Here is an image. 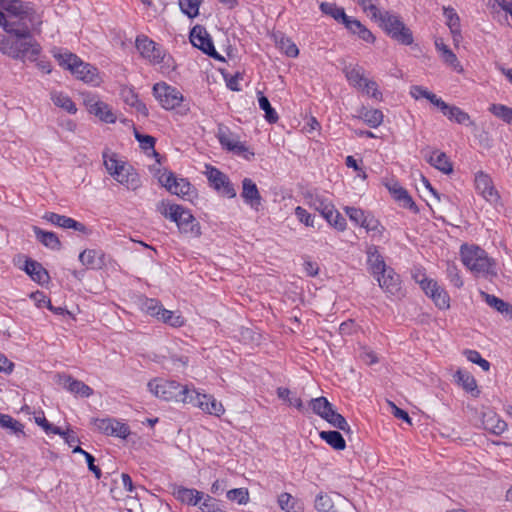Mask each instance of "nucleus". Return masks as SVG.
Listing matches in <instances>:
<instances>
[{
  "label": "nucleus",
  "mask_w": 512,
  "mask_h": 512,
  "mask_svg": "<svg viewBox=\"0 0 512 512\" xmlns=\"http://www.w3.org/2000/svg\"><path fill=\"white\" fill-rule=\"evenodd\" d=\"M278 504L285 512H301V503L289 493H281L278 496Z\"/></svg>",
  "instance_id": "4c0bfd02"
},
{
  "label": "nucleus",
  "mask_w": 512,
  "mask_h": 512,
  "mask_svg": "<svg viewBox=\"0 0 512 512\" xmlns=\"http://www.w3.org/2000/svg\"><path fill=\"white\" fill-rule=\"evenodd\" d=\"M181 11L189 18H195L199 14V0H179Z\"/></svg>",
  "instance_id": "864d4df0"
},
{
  "label": "nucleus",
  "mask_w": 512,
  "mask_h": 512,
  "mask_svg": "<svg viewBox=\"0 0 512 512\" xmlns=\"http://www.w3.org/2000/svg\"><path fill=\"white\" fill-rule=\"evenodd\" d=\"M454 378L468 392H472L477 388V384L474 377L466 371H456V373L454 374Z\"/></svg>",
  "instance_id": "de8ad7c7"
},
{
  "label": "nucleus",
  "mask_w": 512,
  "mask_h": 512,
  "mask_svg": "<svg viewBox=\"0 0 512 512\" xmlns=\"http://www.w3.org/2000/svg\"><path fill=\"white\" fill-rule=\"evenodd\" d=\"M197 506H199L201 512H216L220 509L216 499L204 494L202 501Z\"/></svg>",
  "instance_id": "338daca9"
},
{
  "label": "nucleus",
  "mask_w": 512,
  "mask_h": 512,
  "mask_svg": "<svg viewBox=\"0 0 512 512\" xmlns=\"http://www.w3.org/2000/svg\"><path fill=\"white\" fill-rule=\"evenodd\" d=\"M315 508L318 512H331L332 508H335V500L321 493L315 499Z\"/></svg>",
  "instance_id": "5fc2aeb1"
},
{
  "label": "nucleus",
  "mask_w": 512,
  "mask_h": 512,
  "mask_svg": "<svg viewBox=\"0 0 512 512\" xmlns=\"http://www.w3.org/2000/svg\"><path fill=\"white\" fill-rule=\"evenodd\" d=\"M153 95L166 110L175 109L183 101L182 93L165 82L156 83L153 86Z\"/></svg>",
  "instance_id": "6e6552de"
},
{
  "label": "nucleus",
  "mask_w": 512,
  "mask_h": 512,
  "mask_svg": "<svg viewBox=\"0 0 512 512\" xmlns=\"http://www.w3.org/2000/svg\"><path fill=\"white\" fill-rule=\"evenodd\" d=\"M319 435L336 450H344L346 447L345 440L338 431H321Z\"/></svg>",
  "instance_id": "58836bf2"
},
{
  "label": "nucleus",
  "mask_w": 512,
  "mask_h": 512,
  "mask_svg": "<svg viewBox=\"0 0 512 512\" xmlns=\"http://www.w3.org/2000/svg\"><path fill=\"white\" fill-rule=\"evenodd\" d=\"M8 13L16 20H6L1 27L0 53L17 61H36L42 53L40 43L34 38L42 32L43 16L30 2H13Z\"/></svg>",
  "instance_id": "f257e3e1"
},
{
  "label": "nucleus",
  "mask_w": 512,
  "mask_h": 512,
  "mask_svg": "<svg viewBox=\"0 0 512 512\" xmlns=\"http://www.w3.org/2000/svg\"><path fill=\"white\" fill-rule=\"evenodd\" d=\"M84 104L88 112L96 116L99 120L111 124L116 122L117 118L111 107L98 97L89 96L84 100Z\"/></svg>",
  "instance_id": "ddd939ff"
},
{
  "label": "nucleus",
  "mask_w": 512,
  "mask_h": 512,
  "mask_svg": "<svg viewBox=\"0 0 512 512\" xmlns=\"http://www.w3.org/2000/svg\"><path fill=\"white\" fill-rule=\"evenodd\" d=\"M366 253L368 270L374 277L376 275H380L381 272L389 268L384 261V257L380 254L377 246H368Z\"/></svg>",
  "instance_id": "412c9836"
},
{
  "label": "nucleus",
  "mask_w": 512,
  "mask_h": 512,
  "mask_svg": "<svg viewBox=\"0 0 512 512\" xmlns=\"http://www.w3.org/2000/svg\"><path fill=\"white\" fill-rule=\"evenodd\" d=\"M375 21H378L384 31L398 43L403 45H411L413 43L414 39L411 30L396 14L384 11Z\"/></svg>",
  "instance_id": "39448f33"
},
{
  "label": "nucleus",
  "mask_w": 512,
  "mask_h": 512,
  "mask_svg": "<svg viewBox=\"0 0 512 512\" xmlns=\"http://www.w3.org/2000/svg\"><path fill=\"white\" fill-rule=\"evenodd\" d=\"M106 258L105 253L95 249H86L79 254V261L89 269H102Z\"/></svg>",
  "instance_id": "aec40b11"
},
{
  "label": "nucleus",
  "mask_w": 512,
  "mask_h": 512,
  "mask_svg": "<svg viewBox=\"0 0 512 512\" xmlns=\"http://www.w3.org/2000/svg\"><path fill=\"white\" fill-rule=\"evenodd\" d=\"M136 48L141 56L152 64H161L163 71L174 69V61L172 57L154 41L145 35L136 38Z\"/></svg>",
  "instance_id": "20e7f679"
},
{
  "label": "nucleus",
  "mask_w": 512,
  "mask_h": 512,
  "mask_svg": "<svg viewBox=\"0 0 512 512\" xmlns=\"http://www.w3.org/2000/svg\"><path fill=\"white\" fill-rule=\"evenodd\" d=\"M163 306L154 299H148L143 304V310L149 314L150 316H153L155 318H158V316L161 314L163 310Z\"/></svg>",
  "instance_id": "774afa93"
},
{
  "label": "nucleus",
  "mask_w": 512,
  "mask_h": 512,
  "mask_svg": "<svg viewBox=\"0 0 512 512\" xmlns=\"http://www.w3.org/2000/svg\"><path fill=\"white\" fill-rule=\"evenodd\" d=\"M483 428L495 435H501L507 429V423L495 411L484 408L481 412Z\"/></svg>",
  "instance_id": "dca6fc26"
},
{
  "label": "nucleus",
  "mask_w": 512,
  "mask_h": 512,
  "mask_svg": "<svg viewBox=\"0 0 512 512\" xmlns=\"http://www.w3.org/2000/svg\"><path fill=\"white\" fill-rule=\"evenodd\" d=\"M461 261L477 277H494L497 275L495 261L481 247L463 244L460 248Z\"/></svg>",
  "instance_id": "f03ea898"
},
{
  "label": "nucleus",
  "mask_w": 512,
  "mask_h": 512,
  "mask_svg": "<svg viewBox=\"0 0 512 512\" xmlns=\"http://www.w3.org/2000/svg\"><path fill=\"white\" fill-rule=\"evenodd\" d=\"M156 210L163 217L177 224L182 217V212H185L187 209L181 205L172 203L169 200H162L157 204Z\"/></svg>",
  "instance_id": "393cba45"
},
{
  "label": "nucleus",
  "mask_w": 512,
  "mask_h": 512,
  "mask_svg": "<svg viewBox=\"0 0 512 512\" xmlns=\"http://www.w3.org/2000/svg\"><path fill=\"white\" fill-rule=\"evenodd\" d=\"M363 94L375 99L376 101L383 100V94L380 91L377 82L374 81L373 79L365 83Z\"/></svg>",
  "instance_id": "680f3d73"
},
{
  "label": "nucleus",
  "mask_w": 512,
  "mask_h": 512,
  "mask_svg": "<svg viewBox=\"0 0 512 512\" xmlns=\"http://www.w3.org/2000/svg\"><path fill=\"white\" fill-rule=\"evenodd\" d=\"M481 296L490 307H493L498 312L508 313L510 311V305L504 302L502 299L494 295H490L486 292H481Z\"/></svg>",
  "instance_id": "8fccbe9b"
},
{
  "label": "nucleus",
  "mask_w": 512,
  "mask_h": 512,
  "mask_svg": "<svg viewBox=\"0 0 512 512\" xmlns=\"http://www.w3.org/2000/svg\"><path fill=\"white\" fill-rule=\"evenodd\" d=\"M25 272L31 279L39 284H44L49 281V274L46 269L37 261L28 259L24 266Z\"/></svg>",
  "instance_id": "bb28decb"
},
{
  "label": "nucleus",
  "mask_w": 512,
  "mask_h": 512,
  "mask_svg": "<svg viewBox=\"0 0 512 512\" xmlns=\"http://www.w3.org/2000/svg\"><path fill=\"white\" fill-rule=\"evenodd\" d=\"M279 48L289 57H297L299 50L296 44L289 38L281 37L277 41Z\"/></svg>",
  "instance_id": "bf43d9fd"
},
{
  "label": "nucleus",
  "mask_w": 512,
  "mask_h": 512,
  "mask_svg": "<svg viewBox=\"0 0 512 512\" xmlns=\"http://www.w3.org/2000/svg\"><path fill=\"white\" fill-rule=\"evenodd\" d=\"M427 160L433 167L445 174H449L453 170L447 155L439 150L432 151Z\"/></svg>",
  "instance_id": "7c9ffc66"
},
{
  "label": "nucleus",
  "mask_w": 512,
  "mask_h": 512,
  "mask_svg": "<svg viewBox=\"0 0 512 512\" xmlns=\"http://www.w3.org/2000/svg\"><path fill=\"white\" fill-rule=\"evenodd\" d=\"M389 191L393 194L395 199L402 202L403 206L406 208H413L414 202L412 198L409 196L407 191L401 187L398 183H392L390 185H387Z\"/></svg>",
  "instance_id": "ea45409f"
},
{
  "label": "nucleus",
  "mask_w": 512,
  "mask_h": 512,
  "mask_svg": "<svg viewBox=\"0 0 512 512\" xmlns=\"http://www.w3.org/2000/svg\"><path fill=\"white\" fill-rule=\"evenodd\" d=\"M325 219L331 226L339 231H344L346 228L345 218L335 209V207H333Z\"/></svg>",
  "instance_id": "4d7b16f0"
},
{
  "label": "nucleus",
  "mask_w": 512,
  "mask_h": 512,
  "mask_svg": "<svg viewBox=\"0 0 512 512\" xmlns=\"http://www.w3.org/2000/svg\"><path fill=\"white\" fill-rule=\"evenodd\" d=\"M174 497L183 504L197 506L203 499V492L183 486H174Z\"/></svg>",
  "instance_id": "4be33fe9"
},
{
  "label": "nucleus",
  "mask_w": 512,
  "mask_h": 512,
  "mask_svg": "<svg viewBox=\"0 0 512 512\" xmlns=\"http://www.w3.org/2000/svg\"><path fill=\"white\" fill-rule=\"evenodd\" d=\"M64 387L74 395L80 397H89L93 394V389L80 380L68 376L65 379Z\"/></svg>",
  "instance_id": "2f4dec72"
},
{
  "label": "nucleus",
  "mask_w": 512,
  "mask_h": 512,
  "mask_svg": "<svg viewBox=\"0 0 512 512\" xmlns=\"http://www.w3.org/2000/svg\"><path fill=\"white\" fill-rule=\"evenodd\" d=\"M121 185L126 186L128 189L136 190L140 186L138 175L134 172L133 168L126 164L115 175L112 176Z\"/></svg>",
  "instance_id": "b1692460"
},
{
  "label": "nucleus",
  "mask_w": 512,
  "mask_h": 512,
  "mask_svg": "<svg viewBox=\"0 0 512 512\" xmlns=\"http://www.w3.org/2000/svg\"><path fill=\"white\" fill-rule=\"evenodd\" d=\"M489 112L507 124H512V108L504 104H491Z\"/></svg>",
  "instance_id": "37998d69"
},
{
  "label": "nucleus",
  "mask_w": 512,
  "mask_h": 512,
  "mask_svg": "<svg viewBox=\"0 0 512 512\" xmlns=\"http://www.w3.org/2000/svg\"><path fill=\"white\" fill-rule=\"evenodd\" d=\"M190 40L194 47L201 49L209 56L217 58V52L207 31L201 26H195L190 33Z\"/></svg>",
  "instance_id": "4468645a"
},
{
  "label": "nucleus",
  "mask_w": 512,
  "mask_h": 512,
  "mask_svg": "<svg viewBox=\"0 0 512 512\" xmlns=\"http://www.w3.org/2000/svg\"><path fill=\"white\" fill-rule=\"evenodd\" d=\"M355 2L362 8L363 12L376 20L382 13L378 8V0H355Z\"/></svg>",
  "instance_id": "3c124183"
},
{
  "label": "nucleus",
  "mask_w": 512,
  "mask_h": 512,
  "mask_svg": "<svg viewBox=\"0 0 512 512\" xmlns=\"http://www.w3.org/2000/svg\"><path fill=\"white\" fill-rule=\"evenodd\" d=\"M324 419L337 429H340L346 433L351 431L346 419L341 414L337 413L333 408Z\"/></svg>",
  "instance_id": "c03bdc74"
},
{
  "label": "nucleus",
  "mask_w": 512,
  "mask_h": 512,
  "mask_svg": "<svg viewBox=\"0 0 512 512\" xmlns=\"http://www.w3.org/2000/svg\"><path fill=\"white\" fill-rule=\"evenodd\" d=\"M258 102L260 108L265 112V119L269 123H276L279 119L277 112L272 108L267 97L259 92Z\"/></svg>",
  "instance_id": "603ef678"
},
{
  "label": "nucleus",
  "mask_w": 512,
  "mask_h": 512,
  "mask_svg": "<svg viewBox=\"0 0 512 512\" xmlns=\"http://www.w3.org/2000/svg\"><path fill=\"white\" fill-rule=\"evenodd\" d=\"M0 427L10 430L14 434L24 435V425L10 415L0 413Z\"/></svg>",
  "instance_id": "79ce46f5"
},
{
  "label": "nucleus",
  "mask_w": 512,
  "mask_h": 512,
  "mask_svg": "<svg viewBox=\"0 0 512 512\" xmlns=\"http://www.w3.org/2000/svg\"><path fill=\"white\" fill-rule=\"evenodd\" d=\"M103 163L107 172L113 176L127 163L119 160L117 155L109 150H104L102 153Z\"/></svg>",
  "instance_id": "f704fd0d"
},
{
  "label": "nucleus",
  "mask_w": 512,
  "mask_h": 512,
  "mask_svg": "<svg viewBox=\"0 0 512 512\" xmlns=\"http://www.w3.org/2000/svg\"><path fill=\"white\" fill-rule=\"evenodd\" d=\"M409 93L415 100L424 98L436 107L441 101V98H439L436 94L430 92L427 88L420 85L411 86Z\"/></svg>",
  "instance_id": "e433bc0d"
},
{
  "label": "nucleus",
  "mask_w": 512,
  "mask_h": 512,
  "mask_svg": "<svg viewBox=\"0 0 512 512\" xmlns=\"http://www.w3.org/2000/svg\"><path fill=\"white\" fill-rule=\"evenodd\" d=\"M345 212L350 218L351 221H353L355 224L362 225L365 223V220L369 215H366L364 211L361 209L355 208V207H346Z\"/></svg>",
  "instance_id": "0e129e2a"
},
{
  "label": "nucleus",
  "mask_w": 512,
  "mask_h": 512,
  "mask_svg": "<svg viewBox=\"0 0 512 512\" xmlns=\"http://www.w3.org/2000/svg\"><path fill=\"white\" fill-rule=\"evenodd\" d=\"M54 58L59 65L69 70L77 79L94 85L100 83L99 73L96 67L82 61L77 55L68 51H53Z\"/></svg>",
  "instance_id": "7ed1b4c3"
},
{
  "label": "nucleus",
  "mask_w": 512,
  "mask_h": 512,
  "mask_svg": "<svg viewBox=\"0 0 512 512\" xmlns=\"http://www.w3.org/2000/svg\"><path fill=\"white\" fill-rule=\"evenodd\" d=\"M349 84L355 87L360 81H363L364 69L358 65L347 66L343 70Z\"/></svg>",
  "instance_id": "09e8293b"
},
{
  "label": "nucleus",
  "mask_w": 512,
  "mask_h": 512,
  "mask_svg": "<svg viewBox=\"0 0 512 512\" xmlns=\"http://www.w3.org/2000/svg\"><path fill=\"white\" fill-rule=\"evenodd\" d=\"M475 189L479 195H481L487 202L490 204L496 205L500 202V195L497 189L494 186L492 178L484 173L483 171H479L475 174Z\"/></svg>",
  "instance_id": "9d476101"
},
{
  "label": "nucleus",
  "mask_w": 512,
  "mask_h": 512,
  "mask_svg": "<svg viewBox=\"0 0 512 512\" xmlns=\"http://www.w3.org/2000/svg\"><path fill=\"white\" fill-rule=\"evenodd\" d=\"M313 412L321 418H325L333 408L331 403L325 397L314 398L310 401Z\"/></svg>",
  "instance_id": "a18cd8bd"
},
{
  "label": "nucleus",
  "mask_w": 512,
  "mask_h": 512,
  "mask_svg": "<svg viewBox=\"0 0 512 512\" xmlns=\"http://www.w3.org/2000/svg\"><path fill=\"white\" fill-rule=\"evenodd\" d=\"M149 391L159 399L165 401L181 402V398L188 393V386H182L176 381L155 378L148 382Z\"/></svg>",
  "instance_id": "423d86ee"
},
{
  "label": "nucleus",
  "mask_w": 512,
  "mask_h": 512,
  "mask_svg": "<svg viewBox=\"0 0 512 512\" xmlns=\"http://www.w3.org/2000/svg\"><path fill=\"white\" fill-rule=\"evenodd\" d=\"M331 512H356V509L347 498L338 495L335 499V508H332Z\"/></svg>",
  "instance_id": "69168bd1"
},
{
  "label": "nucleus",
  "mask_w": 512,
  "mask_h": 512,
  "mask_svg": "<svg viewBox=\"0 0 512 512\" xmlns=\"http://www.w3.org/2000/svg\"><path fill=\"white\" fill-rule=\"evenodd\" d=\"M43 219L65 229H74L79 232H86L84 224L64 215H59L53 212H47L43 215Z\"/></svg>",
  "instance_id": "5701e85b"
},
{
  "label": "nucleus",
  "mask_w": 512,
  "mask_h": 512,
  "mask_svg": "<svg viewBox=\"0 0 512 512\" xmlns=\"http://www.w3.org/2000/svg\"><path fill=\"white\" fill-rule=\"evenodd\" d=\"M210 184L223 195L234 198L236 196V190L230 183L228 177L215 167L206 166L205 172Z\"/></svg>",
  "instance_id": "f8f14e48"
},
{
  "label": "nucleus",
  "mask_w": 512,
  "mask_h": 512,
  "mask_svg": "<svg viewBox=\"0 0 512 512\" xmlns=\"http://www.w3.org/2000/svg\"><path fill=\"white\" fill-rule=\"evenodd\" d=\"M443 14L446 18V24L450 30H455L460 28V18L456 13L455 9L451 7H444Z\"/></svg>",
  "instance_id": "052dcab7"
},
{
  "label": "nucleus",
  "mask_w": 512,
  "mask_h": 512,
  "mask_svg": "<svg viewBox=\"0 0 512 512\" xmlns=\"http://www.w3.org/2000/svg\"><path fill=\"white\" fill-rule=\"evenodd\" d=\"M216 136L220 144L229 151H233L237 154L243 155L246 159H250L254 156L253 152H250L248 148L235 137L230 130L224 126L219 125Z\"/></svg>",
  "instance_id": "1a4fd4ad"
},
{
  "label": "nucleus",
  "mask_w": 512,
  "mask_h": 512,
  "mask_svg": "<svg viewBox=\"0 0 512 512\" xmlns=\"http://www.w3.org/2000/svg\"><path fill=\"white\" fill-rule=\"evenodd\" d=\"M95 428L107 436H115L125 439L130 434V428L127 424L113 418L94 419Z\"/></svg>",
  "instance_id": "9b49d317"
},
{
  "label": "nucleus",
  "mask_w": 512,
  "mask_h": 512,
  "mask_svg": "<svg viewBox=\"0 0 512 512\" xmlns=\"http://www.w3.org/2000/svg\"><path fill=\"white\" fill-rule=\"evenodd\" d=\"M181 403L184 404H191L194 407H197L201 409L202 411L206 412L209 405V395L207 394H201L197 392L195 389L188 388V393L182 397Z\"/></svg>",
  "instance_id": "c85d7f7f"
},
{
  "label": "nucleus",
  "mask_w": 512,
  "mask_h": 512,
  "mask_svg": "<svg viewBox=\"0 0 512 512\" xmlns=\"http://www.w3.org/2000/svg\"><path fill=\"white\" fill-rule=\"evenodd\" d=\"M320 9L324 14H327L333 17L336 21H341L342 23L348 17L343 8L338 7L333 3L323 2L320 4Z\"/></svg>",
  "instance_id": "49530a36"
},
{
  "label": "nucleus",
  "mask_w": 512,
  "mask_h": 512,
  "mask_svg": "<svg viewBox=\"0 0 512 512\" xmlns=\"http://www.w3.org/2000/svg\"><path fill=\"white\" fill-rule=\"evenodd\" d=\"M157 319L173 328L182 327L186 322L185 318L180 313L170 311L165 308H163Z\"/></svg>",
  "instance_id": "c9c22d12"
},
{
  "label": "nucleus",
  "mask_w": 512,
  "mask_h": 512,
  "mask_svg": "<svg viewBox=\"0 0 512 512\" xmlns=\"http://www.w3.org/2000/svg\"><path fill=\"white\" fill-rule=\"evenodd\" d=\"M160 184L171 194L182 198L191 199L195 195V189L187 179L178 178L172 172L164 171L158 177Z\"/></svg>",
  "instance_id": "0eeeda50"
},
{
  "label": "nucleus",
  "mask_w": 512,
  "mask_h": 512,
  "mask_svg": "<svg viewBox=\"0 0 512 512\" xmlns=\"http://www.w3.org/2000/svg\"><path fill=\"white\" fill-rule=\"evenodd\" d=\"M437 108L446 116L450 121H454L457 124L462 125H473L474 122L471 120L469 114L461 108L449 105L441 99Z\"/></svg>",
  "instance_id": "6ab92c4d"
},
{
  "label": "nucleus",
  "mask_w": 512,
  "mask_h": 512,
  "mask_svg": "<svg viewBox=\"0 0 512 512\" xmlns=\"http://www.w3.org/2000/svg\"><path fill=\"white\" fill-rule=\"evenodd\" d=\"M308 204L311 208L318 211L323 218H326L334 207L329 199L321 195H310Z\"/></svg>",
  "instance_id": "473e14b6"
},
{
  "label": "nucleus",
  "mask_w": 512,
  "mask_h": 512,
  "mask_svg": "<svg viewBox=\"0 0 512 512\" xmlns=\"http://www.w3.org/2000/svg\"><path fill=\"white\" fill-rule=\"evenodd\" d=\"M135 138L138 140L140 147L146 152H151V154L155 157H158L159 154L155 151V138L150 135H142L135 132Z\"/></svg>",
  "instance_id": "6e6d98bb"
},
{
  "label": "nucleus",
  "mask_w": 512,
  "mask_h": 512,
  "mask_svg": "<svg viewBox=\"0 0 512 512\" xmlns=\"http://www.w3.org/2000/svg\"><path fill=\"white\" fill-rule=\"evenodd\" d=\"M443 62L450 67H452L456 72L463 73L464 69L462 65L460 64L457 56L452 50L445 51L443 55L441 56Z\"/></svg>",
  "instance_id": "e2e57ef3"
},
{
  "label": "nucleus",
  "mask_w": 512,
  "mask_h": 512,
  "mask_svg": "<svg viewBox=\"0 0 512 512\" xmlns=\"http://www.w3.org/2000/svg\"><path fill=\"white\" fill-rule=\"evenodd\" d=\"M425 294L430 297L435 305L440 309H448L450 307V297L448 293L435 280L426 283L422 288Z\"/></svg>",
  "instance_id": "2eb2a0df"
},
{
  "label": "nucleus",
  "mask_w": 512,
  "mask_h": 512,
  "mask_svg": "<svg viewBox=\"0 0 512 512\" xmlns=\"http://www.w3.org/2000/svg\"><path fill=\"white\" fill-rule=\"evenodd\" d=\"M362 227L366 230L367 233L371 235L373 239H380L383 236L385 230L380 222L371 215L367 217Z\"/></svg>",
  "instance_id": "a19ab883"
},
{
  "label": "nucleus",
  "mask_w": 512,
  "mask_h": 512,
  "mask_svg": "<svg viewBox=\"0 0 512 512\" xmlns=\"http://www.w3.org/2000/svg\"><path fill=\"white\" fill-rule=\"evenodd\" d=\"M176 225L181 233L195 237H198L201 234L198 221L188 209L185 212H182V217Z\"/></svg>",
  "instance_id": "a878e982"
},
{
  "label": "nucleus",
  "mask_w": 512,
  "mask_h": 512,
  "mask_svg": "<svg viewBox=\"0 0 512 512\" xmlns=\"http://www.w3.org/2000/svg\"><path fill=\"white\" fill-rule=\"evenodd\" d=\"M33 231L36 239L47 248L52 250H59L61 248V242L55 233L42 230L37 226H33Z\"/></svg>",
  "instance_id": "c756f323"
},
{
  "label": "nucleus",
  "mask_w": 512,
  "mask_h": 512,
  "mask_svg": "<svg viewBox=\"0 0 512 512\" xmlns=\"http://www.w3.org/2000/svg\"><path fill=\"white\" fill-rule=\"evenodd\" d=\"M357 113L356 117L364 121L371 128H377L383 123L384 115L379 109H368L362 106Z\"/></svg>",
  "instance_id": "cd10ccee"
},
{
  "label": "nucleus",
  "mask_w": 512,
  "mask_h": 512,
  "mask_svg": "<svg viewBox=\"0 0 512 512\" xmlns=\"http://www.w3.org/2000/svg\"><path fill=\"white\" fill-rule=\"evenodd\" d=\"M227 498L230 501H235L240 505L246 504L249 501V493L247 489L235 488L227 492Z\"/></svg>",
  "instance_id": "13d9d810"
},
{
  "label": "nucleus",
  "mask_w": 512,
  "mask_h": 512,
  "mask_svg": "<svg viewBox=\"0 0 512 512\" xmlns=\"http://www.w3.org/2000/svg\"><path fill=\"white\" fill-rule=\"evenodd\" d=\"M375 278L387 294L396 295L400 291V278L393 268H387L380 275H376Z\"/></svg>",
  "instance_id": "a211bd4d"
},
{
  "label": "nucleus",
  "mask_w": 512,
  "mask_h": 512,
  "mask_svg": "<svg viewBox=\"0 0 512 512\" xmlns=\"http://www.w3.org/2000/svg\"><path fill=\"white\" fill-rule=\"evenodd\" d=\"M51 100L55 106L65 110L70 114H75L77 112V107L72 99L63 92L53 91L50 94Z\"/></svg>",
  "instance_id": "72a5a7b5"
},
{
  "label": "nucleus",
  "mask_w": 512,
  "mask_h": 512,
  "mask_svg": "<svg viewBox=\"0 0 512 512\" xmlns=\"http://www.w3.org/2000/svg\"><path fill=\"white\" fill-rule=\"evenodd\" d=\"M241 197L253 210L258 211L260 209L262 197L257 185L250 178L242 180Z\"/></svg>",
  "instance_id": "f3484780"
}]
</instances>
